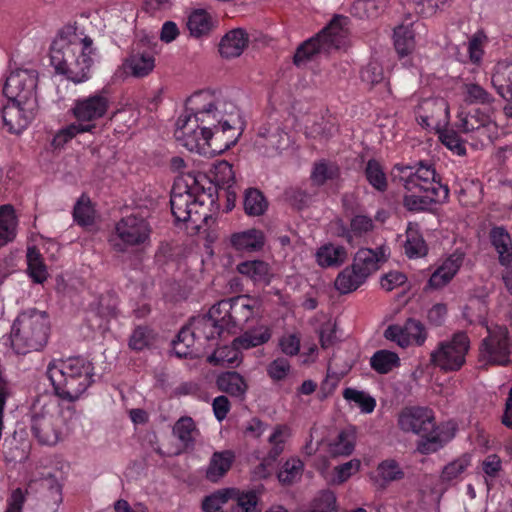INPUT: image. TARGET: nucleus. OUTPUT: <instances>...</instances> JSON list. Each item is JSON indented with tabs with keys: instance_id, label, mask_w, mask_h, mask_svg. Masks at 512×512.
<instances>
[{
	"instance_id": "obj_1",
	"label": "nucleus",
	"mask_w": 512,
	"mask_h": 512,
	"mask_svg": "<svg viewBox=\"0 0 512 512\" xmlns=\"http://www.w3.org/2000/svg\"><path fill=\"white\" fill-rule=\"evenodd\" d=\"M245 121L237 104L221 92L204 90L186 101L185 113L176 124L174 136L191 152H223L234 146Z\"/></svg>"
},
{
	"instance_id": "obj_2",
	"label": "nucleus",
	"mask_w": 512,
	"mask_h": 512,
	"mask_svg": "<svg viewBox=\"0 0 512 512\" xmlns=\"http://www.w3.org/2000/svg\"><path fill=\"white\" fill-rule=\"evenodd\" d=\"M97 57L93 39L76 23L63 26L51 44L52 66L57 73L76 84L90 78L91 67Z\"/></svg>"
},
{
	"instance_id": "obj_3",
	"label": "nucleus",
	"mask_w": 512,
	"mask_h": 512,
	"mask_svg": "<svg viewBox=\"0 0 512 512\" xmlns=\"http://www.w3.org/2000/svg\"><path fill=\"white\" fill-rule=\"evenodd\" d=\"M391 175L394 180H399L408 192L404 196V205L409 210H422L428 202H439L448 198V187L441 184L439 176L430 164H396Z\"/></svg>"
},
{
	"instance_id": "obj_4",
	"label": "nucleus",
	"mask_w": 512,
	"mask_h": 512,
	"mask_svg": "<svg viewBox=\"0 0 512 512\" xmlns=\"http://www.w3.org/2000/svg\"><path fill=\"white\" fill-rule=\"evenodd\" d=\"M46 373L56 395L74 402L91 386L94 368L90 361L82 357H70L52 361Z\"/></svg>"
},
{
	"instance_id": "obj_5",
	"label": "nucleus",
	"mask_w": 512,
	"mask_h": 512,
	"mask_svg": "<svg viewBox=\"0 0 512 512\" xmlns=\"http://www.w3.org/2000/svg\"><path fill=\"white\" fill-rule=\"evenodd\" d=\"M74 416V407L62 406L50 397H40L32 408V434L42 445H56L69 430Z\"/></svg>"
},
{
	"instance_id": "obj_6",
	"label": "nucleus",
	"mask_w": 512,
	"mask_h": 512,
	"mask_svg": "<svg viewBox=\"0 0 512 512\" xmlns=\"http://www.w3.org/2000/svg\"><path fill=\"white\" fill-rule=\"evenodd\" d=\"M211 195L189 187L182 179L175 181L170 198L171 211L178 222H191L197 229L211 217Z\"/></svg>"
},
{
	"instance_id": "obj_7",
	"label": "nucleus",
	"mask_w": 512,
	"mask_h": 512,
	"mask_svg": "<svg viewBox=\"0 0 512 512\" xmlns=\"http://www.w3.org/2000/svg\"><path fill=\"white\" fill-rule=\"evenodd\" d=\"M49 320L45 312L28 309L15 319L11 332V347L17 354H27L41 349L47 342Z\"/></svg>"
},
{
	"instance_id": "obj_8",
	"label": "nucleus",
	"mask_w": 512,
	"mask_h": 512,
	"mask_svg": "<svg viewBox=\"0 0 512 512\" xmlns=\"http://www.w3.org/2000/svg\"><path fill=\"white\" fill-rule=\"evenodd\" d=\"M456 127L466 136V141L475 148L482 149L493 144L502 134L491 110L474 109L457 114Z\"/></svg>"
},
{
	"instance_id": "obj_9",
	"label": "nucleus",
	"mask_w": 512,
	"mask_h": 512,
	"mask_svg": "<svg viewBox=\"0 0 512 512\" xmlns=\"http://www.w3.org/2000/svg\"><path fill=\"white\" fill-rule=\"evenodd\" d=\"M398 426L404 432H410L422 437L418 444L419 452L429 454L442 447L436 434V424L433 412L424 407H405L398 415Z\"/></svg>"
},
{
	"instance_id": "obj_10",
	"label": "nucleus",
	"mask_w": 512,
	"mask_h": 512,
	"mask_svg": "<svg viewBox=\"0 0 512 512\" xmlns=\"http://www.w3.org/2000/svg\"><path fill=\"white\" fill-rule=\"evenodd\" d=\"M512 356V333L504 325L487 326V335L481 340L478 361L482 366H508Z\"/></svg>"
},
{
	"instance_id": "obj_11",
	"label": "nucleus",
	"mask_w": 512,
	"mask_h": 512,
	"mask_svg": "<svg viewBox=\"0 0 512 512\" xmlns=\"http://www.w3.org/2000/svg\"><path fill=\"white\" fill-rule=\"evenodd\" d=\"M151 232V226L144 217L131 214L116 223L110 243L118 252L145 247L150 243Z\"/></svg>"
},
{
	"instance_id": "obj_12",
	"label": "nucleus",
	"mask_w": 512,
	"mask_h": 512,
	"mask_svg": "<svg viewBox=\"0 0 512 512\" xmlns=\"http://www.w3.org/2000/svg\"><path fill=\"white\" fill-rule=\"evenodd\" d=\"M469 349V337L463 332H457L437 344L430 354V361L441 371H458L465 364Z\"/></svg>"
},
{
	"instance_id": "obj_13",
	"label": "nucleus",
	"mask_w": 512,
	"mask_h": 512,
	"mask_svg": "<svg viewBox=\"0 0 512 512\" xmlns=\"http://www.w3.org/2000/svg\"><path fill=\"white\" fill-rule=\"evenodd\" d=\"M38 72L32 68H10L5 76L3 94L11 101L38 104Z\"/></svg>"
},
{
	"instance_id": "obj_14",
	"label": "nucleus",
	"mask_w": 512,
	"mask_h": 512,
	"mask_svg": "<svg viewBox=\"0 0 512 512\" xmlns=\"http://www.w3.org/2000/svg\"><path fill=\"white\" fill-rule=\"evenodd\" d=\"M110 107V100L106 93L96 92L76 99L71 108L73 117L84 124L96 127V122L103 118Z\"/></svg>"
},
{
	"instance_id": "obj_15",
	"label": "nucleus",
	"mask_w": 512,
	"mask_h": 512,
	"mask_svg": "<svg viewBox=\"0 0 512 512\" xmlns=\"http://www.w3.org/2000/svg\"><path fill=\"white\" fill-rule=\"evenodd\" d=\"M415 115L418 124L423 128L438 130L449 121V106L442 98H426L416 106Z\"/></svg>"
},
{
	"instance_id": "obj_16",
	"label": "nucleus",
	"mask_w": 512,
	"mask_h": 512,
	"mask_svg": "<svg viewBox=\"0 0 512 512\" xmlns=\"http://www.w3.org/2000/svg\"><path fill=\"white\" fill-rule=\"evenodd\" d=\"M38 104L20 103L11 101L2 110L4 125L11 133H20L28 127L34 119Z\"/></svg>"
},
{
	"instance_id": "obj_17",
	"label": "nucleus",
	"mask_w": 512,
	"mask_h": 512,
	"mask_svg": "<svg viewBox=\"0 0 512 512\" xmlns=\"http://www.w3.org/2000/svg\"><path fill=\"white\" fill-rule=\"evenodd\" d=\"M385 337L396 342L400 347L406 348L413 344L422 346L427 339V332L420 321L408 319L403 326H389L385 330Z\"/></svg>"
},
{
	"instance_id": "obj_18",
	"label": "nucleus",
	"mask_w": 512,
	"mask_h": 512,
	"mask_svg": "<svg viewBox=\"0 0 512 512\" xmlns=\"http://www.w3.org/2000/svg\"><path fill=\"white\" fill-rule=\"evenodd\" d=\"M259 306L260 303L258 299L248 295H240L231 299L222 300V304L220 305L224 310L223 312L227 313V311H230L232 329L243 326L254 316Z\"/></svg>"
},
{
	"instance_id": "obj_19",
	"label": "nucleus",
	"mask_w": 512,
	"mask_h": 512,
	"mask_svg": "<svg viewBox=\"0 0 512 512\" xmlns=\"http://www.w3.org/2000/svg\"><path fill=\"white\" fill-rule=\"evenodd\" d=\"M464 260V253L455 251L449 255L430 276L427 288L441 289L446 286L457 274Z\"/></svg>"
},
{
	"instance_id": "obj_20",
	"label": "nucleus",
	"mask_w": 512,
	"mask_h": 512,
	"mask_svg": "<svg viewBox=\"0 0 512 512\" xmlns=\"http://www.w3.org/2000/svg\"><path fill=\"white\" fill-rule=\"evenodd\" d=\"M390 254L387 246L381 245L375 249L362 248L358 250L355 255L353 265L362 273L366 278L380 268Z\"/></svg>"
},
{
	"instance_id": "obj_21",
	"label": "nucleus",
	"mask_w": 512,
	"mask_h": 512,
	"mask_svg": "<svg viewBox=\"0 0 512 512\" xmlns=\"http://www.w3.org/2000/svg\"><path fill=\"white\" fill-rule=\"evenodd\" d=\"M123 67L125 72L133 77H146L155 68V56L149 50H134L125 59Z\"/></svg>"
},
{
	"instance_id": "obj_22",
	"label": "nucleus",
	"mask_w": 512,
	"mask_h": 512,
	"mask_svg": "<svg viewBox=\"0 0 512 512\" xmlns=\"http://www.w3.org/2000/svg\"><path fill=\"white\" fill-rule=\"evenodd\" d=\"M203 341H200L190 326L183 327L173 342V351L179 358H193L202 355Z\"/></svg>"
},
{
	"instance_id": "obj_23",
	"label": "nucleus",
	"mask_w": 512,
	"mask_h": 512,
	"mask_svg": "<svg viewBox=\"0 0 512 512\" xmlns=\"http://www.w3.org/2000/svg\"><path fill=\"white\" fill-rule=\"evenodd\" d=\"M229 243L238 252L252 253L263 248L265 236L261 230L252 228L231 234Z\"/></svg>"
},
{
	"instance_id": "obj_24",
	"label": "nucleus",
	"mask_w": 512,
	"mask_h": 512,
	"mask_svg": "<svg viewBox=\"0 0 512 512\" xmlns=\"http://www.w3.org/2000/svg\"><path fill=\"white\" fill-rule=\"evenodd\" d=\"M491 83L502 98L512 101V61L504 59L496 63Z\"/></svg>"
},
{
	"instance_id": "obj_25",
	"label": "nucleus",
	"mask_w": 512,
	"mask_h": 512,
	"mask_svg": "<svg viewBox=\"0 0 512 512\" xmlns=\"http://www.w3.org/2000/svg\"><path fill=\"white\" fill-rule=\"evenodd\" d=\"M249 43L247 32L241 28H235L228 31L221 39L219 52L224 58H234L240 56Z\"/></svg>"
},
{
	"instance_id": "obj_26",
	"label": "nucleus",
	"mask_w": 512,
	"mask_h": 512,
	"mask_svg": "<svg viewBox=\"0 0 512 512\" xmlns=\"http://www.w3.org/2000/svg\"><path fill=\"white\" fill-rule=\"evenodd\" d=\"M325 444L332 457L349 456L355 449L356 432L354 428L343 429L334 437L328 438Z\"/></svg>"
},
{
	"instance_id": "obj_27",
	"label": "nucleus",
	"mask_w": 512,
	"mask_h": 512,
	"mask_svg": "<svg viewBox=\"0 0 512 512\" xmlns=\"http://www.w3.org/2000/svg\"><path fill=\"white\" fill-rule=\"evenodd\" d=\"M360 468L361 461L354 458L343 464L335 466L332 470H329L327 467H322L319 471L329 485H341L358 473Z\"/></svg>"
},
{
	"instance_id": "obj_28",
	"label": "nucleus",
	"mask_w": 512,
	"mask_h": 512,
	"mask_svg": "<svg viewBox=\"0 0 512 512\" xmlns=\"http://www.w3.org/2000/svg\"><path fill=\"white\" fill-rule=\"evenodd\" d=\"M345 22L346 18L336 17L318 34L327 52L332 48L339 49L345 45L347 37V31L343 28Z\"/></svg>"
},
{
	"instance_id": "obj_29",
	"label": "nucleus",
	"mask_w": 512,
	"mask_h": 512,
	"mask_svg": "<svg viewBox=\"0 0 512 512\" xmlns=\"http://www.w3.org/2000/svg\"><path fill=\"white\" fill-rule=\"evenodd\" d=\"M419 24L399 25L394 30V46L400 58L412 53L415 48V30Z\"/></svg>"
},
{
	"instance_id": "obj_30",
	"label": "nucleus",
	"mask_w": 512,
	"mask_h": 512,
	"mask_svg": "<svg viewBox=\"0 0 512 512\" xmlns=\"http://www.w3.org/2000/svg\"><path fill=\"white\" fill-rule=\"evenodd\" d=\"M271 336V329L268 326L259 325L234 339V346L236 349L247 350L267 343Z\"/></svg>"
},
{
	"instance_id": "obj_31",
	"label": "nucleus",
	"mask_w": 512,
	"mask_h": 512,
	"mask_svg": "<svg viewBox=\"0 0 512 512\" xmlns=\"http://www.w3.org/2000/svg\"><path fill=\"white\" fill-rule=\"evenodd\" d=\"M18 220L10 204L0 207V246L12 242L17 235Z\"/></svg>"
},
{
	"instance_id": "obj_32",
	"label": "nucleus",
	"mask_w": 512,
	"mask_h": 512,
	"mask_svg": "<svg viewBox=\"0 0 512 512\" xmlns=\"http://www.w3.org/2000/svg\"><path fill=\"white\" fill-rule=\"evenodd\" d=\"M315 258L323 268L340 266L347 259V251L343 246L327 243L317 249Z\"/></svg>"
},
{
	"instance_id": "obj_33",
	"label": "nucleus",
	"mask_w": 512,
	"mask_h": 512,
	"mask_svg": "<svg viewBox=\"0 0 512 512\" xmlns=\"http://www.w3.org/2000/svg\"><path fill=\"white\" fill-rule=\"evenodd\" d=\"M234 458V453L228 450L215 452L206 469V478L212 482H217L229 471Z\"/></svg>"
},
{
	"instance_id": "obj_34",
	"label": "nucleus",
	"mask_w": 512,
	"mask_h": 512,
	"mask_svg": "<svg viewBox=\"0 0 512 512\" xmlns=\"http://www.w3.org/2000/svg\"><path fill=\"white\" fill-rule=\"evenodd\" d=\"M490 238L501 265L509 266L512 262V241L508 232L502 227H495L491 230Z\"/></svg>"
},
{
	"instance_id": "obj_35",
	"label": "nucleus",
	"mask_w": 512,
	"mask_h": 512,
	"mask_svg": "<svg viewBox=\"0 0 512 512\" xmlns=\"http://www.w3.org/2000/svg\"><path fill=\"white\" fill-rule=\"evenodd\" d=\"M404 477V471L395 459H385L381 461L376 468L373 480L381 487L388 485L393 481L401 480Z\"/></svg>"
},
{
	"instance_id": "obj_36",
	"label": "nucleus",
	"mask_w": 512,
	"mask_h": 512,
	"mask_svg": "<svg viewBox=\"0 0 512 512\" xmlns=\"http://www.w3.org/2000/svg\"><path fill=\"white\" fill-rule=\"evenodd\" d=\"M367 278L353 264L342 270L335 279V288L341 294L355 291Z\"/></svg>"
},
{
	"instance_id": "obj_37",
	"label": "nucleus",
	"mask_w": 512,
	"mask_h": 512,
	"mask_svg": "<svg viewBox=\"0 0 512 512\" xmlns=\"http://www.w3.org/2000/svg\"><path fill=\"white\" fill-rule=\"evenodd\" d=\"M217 386L222 392L238 398H243L248 388L243 376L237 372H225L219 375Z\"/></svg>"
},
{
	"instance_id": "obj_38",
	"label": "nucleus",
	"mask_w": 512,
	"mask_h": 512,
	"mask_svg": "<svg viewBox=\"0 0 512 512\" xmlns=\"http://www.w3.org/2000/svg\"><path fill=\"white\" fill-rule=\"evenodd\" d=\"M189 326L200 341L214 339L223 331L209 313L194 317L190 321Z\"/></svg>"
},
{
	"instance_id": "obj_39",
	"label": "nucleus",
	"mask_w": 512,
	"mask_h": 512,
	"mask_svg": "<svg viewBox=\"0 0 512 512\" xmlns=\"http://www.w3.org/2000/svg\"><path fill=\"white\" fill-rule=\"evenodd\" d=\"M237 271L255 283H269L270 268L262 260L244 261L237 266Z\"/></svg>"
},
{
	"instance_id": "obj_40",
	"label": "nucleus",
	"mask_w": 512,
	"mask_h": 512,
	"mask_svg": "<svg viewBox=\"0 0 512 512\" xmlns=\"http://www.w3.org/2000/svg\"><path fill=\"white\" fill-rule=\"evenodd\" d=\"M213 27L212 16L205 9H195L187 19V28L194 37L208 34Z\"/></svg>"
},
{
	"instance_id": "obj_41",
	"label": "nucleus",
	"mask_w": 512,
	"mask_h": 512,
	"mask_svg": "<svg viewBox=\"0 0 512 512\" xmlns=\"http://www.w3.org/2000/svg\"><path fill=\"white\" fill-rule=\"evenodd\" d=\"M370 366L379 374H388L400 366V358L393 351L381 349L371 356Z\"/></svg>"
},
{
	"instance_id": "obj_42",
	"label": "nucleus",
	"mask_w": 512,
	"mask_h": 512,
	"mask_svg": "<svg viewBox=\"0 0 512 512\" xmlns=\"http://www.w3.org/2000/svg\"><path fill=\"white\" fill-rule=\"evenodd\" d=\"M27 266L28 275L33 280V282L42 284L47 280L49 276L47 266L45 265L44 260L37 249L28 248Z\"/></svg>"
},
{
	"instance_id": "obj_43",
	"label": "nucleus",
	"mask_w": 512,
	"mask_h": 512,
	"mask_svg": "<svg viewBox=\"0 0 512 512\" xmlns=\"http://www.w3.org/2000/svg\"><path fill=\"white\" fill-rule=\"evenodd\" d=\"M464 102L468 104L489 105L494 98L482 86L474 82H466L461 87Z\"/></svg>"
},
{
	"instance_id": "obj_44",
	"label": "nucleus",
	"mask_w": 512,
	"mask_h": 512,
	"mask_svg": "<svg viewBox=\"0 0 512 512\" xmlns=\"http://www.w3.org/2000/svg\"><path fill=\"white\" fill-rule=\"evenodd\" d=\"M173 434L188 447L194 443L198 430L191 417H181L173 426Z\"/></svg>"
},
{
	"instance_id": "obj_45",
	"label": "nucleus",
	"mask_w": 512,
	"mask_h": 512,
	"mask_svg": "<svg viewBox=\"0 0 512 512\" xmlns=\"http://www.w3.org/2000/svg\"><path fill=\"white\" fill-rule=\"evenodd\" d=\"M321 52H327L319 35L305 41L296 51L294 55V63L297 66L305 64L314 55Z\"/></svg>"
},
{
	"instance_id": "obj_46",
	"label": "nucleus",
	"mask_w": 512,
	"mask_h": 512,
	"mask_svg": "<svg viewBox=\"0 0 512 512\" xmlns=\"http://www.w3.org/2000/svg\"><path fill=\"white\" fill-rule=\"evenodd\" d=\"M156 340V335L147 326H137L129 337L128 345L134 351H142L150 348Z\"/></svg>"
},
{
	"instance_id": "obj_47",
	"label": "nucleus",
	"mask_w": 512,
	"mask_h": 512,
	"mask_svg": "<svg viewBox=\"0 0 512 512\" xmlns=\"http://www.w3.org/2000/svg\"><path fill=\"white\" fill-rule=\"evenodd\" d=\"M258 143L264 146L267 150L278 151L281 149L286 140L287 135L279 127L261 128L259 131Z\"/></svg>"
},
{
	"instance_id": "obj_48",
	"label": "nucleus",
	"mask_w": 512,
	"mask_h": 512,
	"mask_svg": "<svg viewBox=\"0 0 512 512\" xmlns=\"http://www.w3.org/2000/svg\"><path fill=\"white\" fill-rule=\"evenodd\" d=\"M343 397L346 401L358 406L362 413L370 414L376 407V400L365 391L355 388H346L343 391Z\"/></svg>"
},
{
	"instance_id": "obj_49",
	"label": "nucleus",
	"mask_w": 512,
	"mask_h": 512,
	"mask_svg": "<svg viewBox=\"0 0 512 512\" xmlns=\"http://www.w3.org/2000/svg\"><path fill=\"white\" fill-rule=\"evenodd\" d=\"M268 208L267 200L257 189H249L245 193L244 209L250 216H260Z\"/></svg>"
},
{
	"instance_id": "obj_50",
	"label": "nucleus",
	"mask_w": 512,
	"mask_h": 512,
	"mask_svg": "<svg viewBox=\"0 0 512 512\" xmlns=\"http://www.w3.org/2000/svg\"><path fill=\"white\" fill-rule=\"evenodd\" d=\"M92 131V125L84 124L82 122L77 121L76 123H71L62 129H60L53 139V144L56 147L63 146L68 141L73 139L79 134L87 133Z\"/></svg>"
},
{
	"instance_id": "obj_51",
	"label": "nucleus",
	"mask_w": 512,
	"mask_h": 512,
	"mask_svg": "<svg viewBox=\"0 0 512 512\" xmlns=\"http://www.w3.org/2000/svg\"><path fill=\"white\" fill-rule=\"evenodd\" d=\"M304 464L299 458L288 459L278 473V479L283 484L298 481L303 473Z\"/></svg>"
},
{
	"instance_id": "obj_52",
	"label": "nucleus",
	"mask_w": 512,
	"mask_h": 512,
	"mask_svg": "<svg viewBox=\"0 0 512 512\" xmlns=\"http://www.w3.org/2000/svg\"><path fill=\"white\" fill-rule=\"evenodd\" d=\"M213 182L215 185L230 189L235 181L232 165L227 161H219L213 166Z\"/></svg>"
},
{
	"instance_id": "obj_53",
	"label": "nucleus",
	"mask_w": 512,
	"mask_h": 512,
	"mask_svg": "<svg viewBox=\"0 0 512 512\" xmlns=\"http://www.w3.org/2000/svg\"><path fill=\"white\" fill-rule=\"evenodd\" d=\"M94 214V209L89 197L82 195L74 206V221L80 226L91 225L94 221Z\"/></svg>"
},
{
	"instance_id": "obj_54",
	"label": "nucleus",
	"mask_w": 512,
	"mask_h": 512,
	"mask_svg": "<svg viewBox=\"0 0 512 512\" xmlns=\"http://www.w3.org/2000/svg\"><path fill=\"white\" fill-rule=\"evenodd\" d=\"M339 176V168L336 164L326 161H320L314 165L311 173V179L316 185H323L329 180Z\"/></svg>"
},
{
	"instance_id": "obj_55",
	"label": "nucleus",
	"mask_w": 512,
	"mask_h": 512,
	"mask_svg": "<svg viewBox=\"0 0 512 512\" xmlns=\"http://www.w3.org/2000/svg\"><path fill=\"white\" fill-rule=\"evenodd\" d=\"M387 6V0H357L352 10L358 17H376Z\"/></svg>"
},
{
	"instance_id": "obj_56",
	"label": "nucleus",
	"mask_w": 512,
	"mask_h": 512,
	"mask_svg": "<svg viewBox=\"0 0 512 512\" xmlns=\"http://www.w3.org/2000/svg\"><path fill=\"white\" fill-rule=\"evenodd\" d=\"M234 489H221L208 496L202 501L204 512H217L233 497Z\"/></svg>"
},
{
	"instance_id": "obj_57",
	"label": "nucleus",
	"mask_w": 512,
	"mask_h": 512,
	"mask_svg": "<svg viewBox=\"0 0 512 512\" xmlns=\"http://www.w3.org/2000/svg\"><path fill=\"white\" fill-rule=\"evenodd\" d=\"M290 436V430L287 426L279 425L275 427L273 433L269 437V444L271 445L269 457L275 461L277 457L283 452L284 444Z\"/></svg>"
},
{
	"instance_id": "obj_58",
	"label": "nucleus",
	"mask_w": 512,
	"mask_h": 512,
	"mask_svg": "<svg viewBox=\"0 0 512 512\" xmlns=\"http://www.w3.org/2000/svg\"><path fill=\"white\" fill-rule=\"evenodd\" d=\"M237 506L244 512H258L259 493L256 490L240 491L234 489L233 497Z\"/></svg>"
},
{
	"instance_id": "obj_59",
	"label": "nucleus",
	"mask_w": 512,
	"mask_h": 512,
	"mask_svg": "<svg viewBox=\"0 0 512 512\" xmlns=\"http://www.w3.org/2000/svg\"><path fill=\"white\" fill-rule=\"evenodd\" d=\"M336 507L334 492L325 490L320 492L312 501L309 512H330Z\"/></svg>"
},
{
	"instance_id": "obj_60",
	"label": "nucleus",
	"mask_w": 512,
	"mask_h": 512,
	"mask_svg": "<svg viewBox=\"0 0 512 512\" xmlns=\"http://www.w3.org/2000/svg\"><path fill=\"white\" fill-rule=\"evenodd\" d=\"M366 177L369 183L378 190H384L387 186L386 176L381 165L370 160L366 166Z\"/></svg>"
},
{
	"instance_id": "obj_61",
	"label": "nucleus",
	"mask_w": 512,
	"mask_h": 512,
	"mask_svg": "<svg viewBox=\"0 0 512 512\" xmlns=\"http://www.w3.org/2000/svg\"><path fill=\"white\" fill-rule=\"evenodd\" d=\"M405 252L410 258L421 257L426 254L425 242L418 235L417 231L411 229L407 231Z\"/></svg>"
},
{
	"instance_id": "obj_62",
	"label": "nucleus",
	"mask_w": 512,
	"mask_h": 512,
	"mask_svg": "<svg viewBox=\"0 0 512 512\" xmlns=\"http://www.w3.org/2000/svg\"><path fill=\"white\" fill-rule=\"evenodd\" d=\"M350 230L346 234L347 241L352 244L354 236H362L373 229L371 218L363 215L355 216L350 225Z\"/></svg>"
},
{
	"instance_id": "obj_63",
	"label": "nucleus",
	"mask_w": 512,
	"mask_h": 512,
	"mask_svg": "<svg viewBox=\"0 0 512 512\" xmlns=\"http://www.w3.org/2000/svg\"><path fill=\"white\" fill-rule=\"evenodd\" d=\"M239 350L236 349L233 341L231 346L218 348L213 355L209 356L208 360L221 364H233L239 361Z\"/></svg>"
},
{
	"instance_id": "obj_64",
	"label": "nucleus",
	"mask_w": 512,
	"mask_h": 512,
	"mask_svg": "<svg viewBox=\"0 0 512 512\" xmlns=\"http://www.w3.org/2000/svg\"><path fill=\"white\" fill-rule=\"evenodd\" d=\"M470 465V457L463 455L455 461L445 466L442 472V477L445 480H453L458 478Z\"/></svg>"
}]
</instances>
